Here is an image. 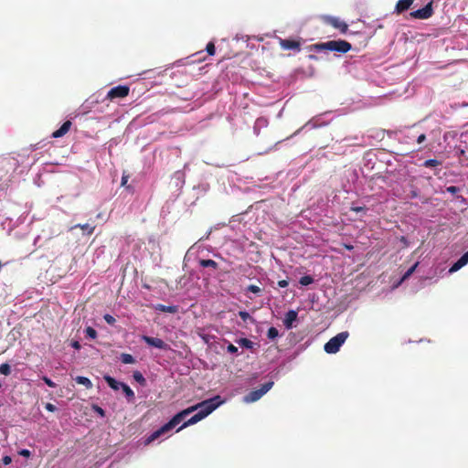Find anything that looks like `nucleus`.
I'll return each mask as SVG.
<instances>
[{"mask_svg": "<svg viewBox=\"0 0 468 468\" xmlns=\"http://www.w3.org/2000/svg\"><path fill=\"white\" fill-rule=\"evenodd\" d=\"M349 334L348 332H341L335 336L332 337L327 343H325L324 349L327 354H335L339 351L341 346L346 342Z\"/></svg>", "mask_w": 468, "mask_h": 468, "instance_id": "20e7f679", "label": "nucleus"}, {"mask_svg": "<svg viewBox=\"0 0 468 468\" xmlns=\"http://www.w3.org/2000/svg\"><path fill=\"white\" fill-rule=\"evenodd\" d=\"M70 346H71L74 349H77V350L80 349V347H81V346H80V342H79V341H77V340L72 341V342H71V344H70Z\"/></svg>", "mask_w": 468, "mask_h": 468, "instance_id": "a18cd8bd", "label": "nucleus"}, {"mask_svg": "<svg viewBox=\"0 0 468 468\" xmlns=\"http://www.w3.org/2000/svg\"><path fill=\"white\" fill-rule=\"evenodd\" d=\"M121 360L123 364H133L135 362L134 357L130 354H122Z\"/></svg>", "mask_w": 468, "mask_h": 468, "instance_id": "b1692460", "label": "nucleus"}, {"mask_svg": "<svg viewBox=\"0 0 468 468\" xmlns=\"http://www.w3.org/2000/svg\"><path fill=\"white\" fill-rule=\"evenodd\" d=\"M19 455L23 456V457H29L31 455V452L29 450L27 449H22L21 451H19Z\"/></svg>", "mask_w": 468, "mask_h": 468, "instance_id": "ea45409f", "label": "nucleus"}, {"mask_svg": "<svg viewBox=\"0 0 468 468\" xmlns=\"http://www.w3.org/2000/svg\"><path fill=\"white\" fill-rule=\"evenodd\" d=\"M346 248L348 250H353V246H352V245H346Z\"/></svg>", "mask_w": 468, "mask_h": 468, "instance_id": "8fccbe9b", "label": "nucleus"}, {"mask_svg": "<svg viewBox=\"0 0 468 468\" xmlns=\"http://www.w3.org/2000/svg\"><path fill=\"white\" fill-rule=\"evenodd\" d=\"M288 284H289V282L286 280H281L278 282V286L281 288H285L288 286Z\"/></svg>", "mask_w": 468, "mask_h": 468, "instance_id": "49530a36", "label": "nucleus"}, {"mask_svg": "<svg viewBox=\"0 0 468 468\" xmlns=\"http://www.w3.org/2000/svg\"><path fill=\"white\" fill-rule=\"evenodd\" d=\"M322 19L324 23L330 25L334 28L339 30L342 34H346L348 30V25L336 16H324Z\"/></svg>", "mask_w": 468, "mask_h": 468, "instance_id": "0eeeda50", "label": "nucleus"}, {"mask_svg": "<svg viewBox=\"0 0 468 468\" xmlns=\"http://www.w3.org/2000/svg\"><path fill=\"white\" fill-rule=\"evenodd\" d=\"M130 88L127 85H118L112 88L107 95L106 100L113 101L115 99H122L129 95Z\"/></svg>", "mask_w": 468, "mask_h": 468, "instance_id": "423d86ee", "label": "nucleus"}, {"mask_svg": "<svg viewBox=\"0 0 468 468\" xmlns=\"http://www.w3.org/2000/svg\"><path fill=\"white\" fill-rule=\"evenodd\" d=\"M76 227L80 228L82 230L87 231L88 234H92L94 231V227L90 226L89 224L77 225Z\"/></svg>", "mask_w": 468, "mask_h": 468, "instance_id": "2f4dec72", "label": "nucleus"}, {"mask_svg": "<svg viewBox=\"0 0 468 468\" xmlns=\"http://www.w3.org/2000/svg\"><path fill=\"white\" fill-rule=\"evenodd\" d=\"M426 140V135L424 133H421L417 138L418 144H422Z\"/></svg>", "mask_w": 468, "mask_h": 468, "instance_id": "de8ad7c7", "label": "nucleus"}, {"mask_svg": "<svg viewBox=\"0 0 468 468\" xmlns=\"http://www.w3.org/2000/svg\"><path fill=\"white\" fill-rule=\"evenodd\" d=\"M468 263V250L450 268L449 272L452 273L459 271Z\"/></svg>", "mask_w": 468, "mask_h": 468, "instance_id": "4468645a", "label": "nucleus"}, {"mask_svg": "<svg viewBox=\"0 0 468 468\" xmlns=\"http://www.w3.org/2000/svg\"><path fill=\"white\" fill-rule=\"evenodd\" d=\"M72 125V122L70 121H66L60 127L59 129L56 130L55 132H53L52 133V137L53 138H59V137H62L64 136L70 129Z\"/></svg>", "mask_w": 468, "mask_h": 468, "instance_id": "2eb2a0df", "label": "nucleus"}, {"mask_svg": "<svg viewBox=\"0 0 468 468\" xmlns=\"http://www.w3.org/2000/svg\"><path fill=\"white\" fill-rule=\"evenodd\" d=\"M135 381H137L140 384L145 383V378H144L143 374L139 371H134L133 375Z\"/></svg>", "mask_w": 468, "mask_h": 468, "instance_id": "c756f323", "label": "nucleus"}, {"mask_svg": "<svg viewBox=\"0 0 468 468\" xmlns=\"http://www.w3.org/2000/svg\"><path fill=\"white\" fill-rule=\"evenodd\" d=\"M418 197V193H417V191H415V190H414V191H412V192H411V197H413V198H414V197Z\"/></svg>", "mask_w": 468, "mask_h": 468, "instance_id": "09e8293b", "label": "nucleus"}, {"mask_svg": "<svg viewBox=\"0 0 468 468\" xmlns=\"http://www.w3.org/2000/svg\"><path fill=\"white\" fill-rule=\"evenodd\" d=\"M45 409L50 412H54L57 410V408L55 405L51 404V403H47L45 405Z\"/></svg>", "mask_w": 468, "mask_h": 468, "instance_id": "a19ab883", "label": "nucleus"}, {"mask_svg": "<svg viewBox=\"0 0 468 468\" xmlns=\"http://www.w3.org/2000/svg\"><path fill=\"white\" fill-rule=\"evenodd\" d=\"M446 191L452 195H455L460 191V189H459V187H457L455 186H450L446 188Z\"/></svg>", "mask_w": 468, "mask_h": 468, "instance_id": "4c0bfd02", "label": "nucleus"}, {"mask_svg": "<svg viewBox=\"0 0 468 468\" xmlns=\"http://www.w3.org/2000/svg\"><path fill=\"white\" fill-rule=\"evenodd\" d=\"M141 339L147 344L150 346H154L155 348L161 349V350H169L170 346L165 343L161 338L157 337H152L148 335H142Z\"/></svg>", "mask_w": 468, "mask_h": 468, "instance_id": "1a4fd4ad", "label": "nucleus"}, {"mask_svg": "<svg viewBox=\"0 0 468 468\" xmlns=\"http://www.w3.org/2000/svg\"><path fill=\"white\" fill-rule=\"evenodd\" d=\"M223 403V400L221 399L220 396H215L211 399L203 400L200 403H197L194 406L188 407L186 410H192L191 413L197 410V412L193 415L190 419H188L186 421H185L176 431H180L183 429L194 425L197 423L198 421L205 419L207 416H208L212 411H214L218 407H219Z\"/></svg>", "mask_w": 468, "mask_h": 468, "instance_id": "f257e3e1", "label": "nucleus"}, {"mask_svg": "<svg viewBox=\"0 0 468 468\" xmlns=\"http://www.w3.org/2000/svg\"><path fill=\"white\" fill-rule=\"evenodd\" d=\"M351 210L354 211V212H361V211H366L367 208L366 207H351Z\"/></svg>", "mask_w": 468, "mask_h": 468, "instance_id": "79ce46f5", "label": "nucleus"}, {"mask_svg": "<svg viewBox=\"0 0 468 468\" xmlns=\"http://www.w3.org/2000/svg\"><path fill=\"white\" fill-rule=\"evenodd\" d=\"M441 165V162L437 159H428L423 163L425 167H436Z\"/></svg>", "mask_w": 468, "mask_h": 468, "instance_id": "4be33fe9", "label": "nucleus"}, {"mask_svg": "<svg viewBox=\"0 0 468 468\" xmlns=\"http://www.w3.org/2000/svg\"><path fill=\"white\" fill-rule=\"evenodd\" d=\"M299 282L303 286H307L314 282V278L310 275H304V276L301 277Z\"/></svg>", "mask_w": 468, "mask_h": 468, "instance_id": "393cba45", "label": "nucleus"}, {"mask_svg": "<svg viewBox=\"0 0 468 468\" xmlns=\"http://www.w3.org/2000/svg\"><path fill=\"white\" fill-rule=\"evenodd\" d=\"M352 48L349 42L346 40H330L324 43H317L312 46V49L316 51L330 50L339 53H346Z\"/></svg>", "mask_w": 468, "mask_h": 468, "instance_id": "7ed1b4c3", "label": "nucleus"}, {"mask_svg": "<svg viewBox=\"0 0 468 468\" xmlns=\"http://www.w3.org/2000/svg\"><path fill=\"white\" fill-rule=\"evenodd\" d=\"M280 46L284 50H300L301 44L299 41L294 39H283L280 38Z\"/></svg>", "mask_w": 468, "mask_h": 468, "instance_id": "9d476101", "label": "nucleus"}, {"mask_svg": "<svg viewBox=\"0 0 468 468\" xmlns=\"http://www.w3.org/2000/svg\"><path fill=\"white\" fill-rule=\"evenodd\" d=\"M42 380L49 387V388H55L56 383L53 382L49 378L44 376L42 377Z\"/></svg>", "mask_w": 468, "mask_h": 468, "instance_id": "e433bc0d", "label": "nucleus"}, {"mask_svg": "<svg viewBox=\"0 0 468 468\" xmlns=\"http://www.w3.org/2000/svg\"><path fill=\"white\" fill-rule=\"evenodd\" d=\"M103 378L106 381V383L109 385V387L114 390H118L119 388H121L122 385L123 384V382H119L115 378H113L112 377H111L109 375H105L103 377Z\"/></svg>", "mask_w": 468, "mask_h": 468, "instance_id": "f3484780", "label": "nucleus"}, {"mask_svg": "<svg viewBox=\"0 0 468 468\" xmlns=\"http://www.w3.org/2000/svg\"><path fill=\"white\" fill-rule=\"evenodd\" d=\"M123 393L125 394L128 401H133L134 399V392L132 390V388L125 383H123L121 387Z\"/></svg>", "mask_w": 468, "mask_h": 468, "instance_id": "6ab92c4d", "label": "nucleus"}, {"mask_svg": "<svg viewBox=\"0 0 468 468\" xmlns=\"http://www.w3.org/2000/svg\"><path fill=\"white\" fill-rule=\"evenodd\" d=\"M236 342L239 346L248 349H252L254 346V343L248 338H239Z\"/></svg>", "mask_w": 468, "mask_h": 468, "instance_id": "412c9836", "label": "nucleus"}, {"mask_svg": "<svg viewBox=\"0 0 468 468\" xmlns=\"http://www.w3.org/2000/svg\"><path fill=\"white\" fill-rule=\"evenodd\" d=\"M297 318H298V314L296 311H294V310L288 311L286 313L284 320H283L284 326L287 329H292V324L297 320Z\"/></svg>", "mask_w": 468, "mask_h": 468, "instance_id": "9b49d317", "label": "nucleus"}, {"mask_svg": "<svg viewBox=\"0 0 468 468\" xmlns=\"http://www.w3.org/2000/svg\"><path fill=\"white\" fill-rule=\"evenodd\" d=\"M419 265V262H416L413 266H411L405 273L404 275L402 276V281L408 279L416 270V268L418 267Z\"/></svg>", "mask_w": 468, "mask_h": 468, "instance_id": "7c9ffc66", "label": "nucleus"}, {"mask_svg": "<svg viewBox=\"0 0 468 468\" xmlns=\"http://www.w3.org/2000/svg\"><path fill=\"white\" fill-rule=\"evenodd\" d=\"M0 374L4 376H9L11 374V367L7 363L0 365Z\"/></svg>", "mask_w": 468, "mask_h": 468, "instance_id": "a878e982", "label": "nucleus"}, {"mask_svg": "<svg viewBox=\"0 0 468 468\" xmlns=\"http://www.w3.org/2000/svg\"><path fill=\"white\" fill-rule=\"evenodd\" d=\"M273 386L272 381H269L261 385V388L251 390L244 397V401L248 403L259 400L264 394H266Z\"/></svg>", "mask_w": 468, "mask_h": 468, "instance_id": "39448f33", "label": "nucleus"}, {"mask_svg": "<svg viewBox=\"0 0 468 468\" xmlns=\"http://www.w3.org/2000/svg\"><path fill=\"white\" fill-rule=\"evenodd\" d=\"M206 50H207L208 55L213 56L215 54V51H216L214 43L213 42H208L207 47H206Z\"/></svg>", "mask_w": 468, "mask_h": 468, "instance_id": "473e14b6", "label": "nucleus"}, {"mask_svg": "<svg viewBox=\"0 0 468 468\" xmlns=\"http://www.w3.org/2000/svg\"><path fill=\"white\" fill-rule=\"evenodd\" d=\"M227 350H228V352H229V353H230V354H236V353H238V348H237L234 345H232V344H229V345L228 346Z\"/></svg>", "mask_w": 468, "mask_h": 468, "instance_id": "58836bf2", "label": "nucleus"}, {"mask_svg": "<svg viewBox=\"0 0 468 468\" xmlns=\"http://www.w3.org/2000/svg\"><path fill=\"white\" fill-rule=\"evenodd\" d=\"M129 177H130V176L124 171L122 173L121 186L126 187V189H128V190L133 191V187L127 184Z\"/></svg>", "mask_w": 468, "mask_h": 468, "instance_id": "5701e85b", "label": "nucleus"}, {"mask_svg": "<svg viewBox=\"0 0 468 468\" xmlns=\"http://www.w3.org/2000/svg\"><path fill=\"white\" fill-rule=\"evenodd\" d=\"M433 2H429L423 8L415 10L413 12L410 13V16L414 19H428L432 16L433 15V7H432Z\"/></svg>", "mask_w": 468, "mask_h": 468, "instance_id": "6e6552de", "label": "nucleus"}, {"mask_svg": "<svg viewBox=\"0 0 468 468\" xmlns=\"http://www.w3.org/2000/svg\"><path fill=\"white\" fill-rule=\"evenodd\" d=\"M279 335V332L277 330V328L271 326L269 328L268 332H267V336L268 338L270 339H274L278 336Z\"/></svg>", "mask_w": 468, "mask_h": 468, "instance_id": "c85d7f7f", "label": "nucleus"}, {"mask_svg": "<svg viewBox=\"0 0 468 468\" xmlns=\"http://www.w3.org/2000/svg\"><path fill=\"white\" fill-rule=\"evenodd\" d=\"M468 263V250L450 268L449 272L452 273L459 271Z\"/></svg>", "mask_w": 468, "mask_h": 468, "instance_id": "ddd939ff", "label": "nucleus"}, {"mask_svg": "<svg viewBox=\"0 0 468 468\" xmlns=\"http://www.w3.org/2000/svg\"><path fill=\"white\" fill-rule=\"evenodd\" d=\"M154 309L163 313L176 314L178 312L177 305H165L162 303H158L154 306Z\"/></svg>", "mask_w": 468, "mask_h": 468, "instance_id": "dca6fc26", "label": "nucleus"}, {"mask_svg": "<svg viewBox=\"0 0 468 468\" xmlns=\"http://www.w3.org/2000/svg\"><path fill=\"white\" fill-rule=\"evenodd\" d=\"M2 461L5 465H8L12 463V458L10 456L6 455V456L3 457Z\"/></svg>", "mask_w": 468, "mask_h": 468, "instance_id": "37998d69", "label": "nucleus"}, {"mask_svg": "<svg viewBox=\"0 0 468 468\" xmlns=\"http://www.w3.org/2000/svg\"><path fill=\"white\" fill-rule=\"evenodd\" d=\"M10 163H11L10 158H4L3 160L0 161V167L4 168L6 164H10Z\"/></svg>", "mask_w": 468, "mask_h": 468, "instance_id": "c03bdc74", "label": "nucleus"}, {"mask_svg": "<svg viewBox=\"0 0 468 468\" xmlns=\"http://www.w3.org/2000/svg\"><path fill=\"white\" fill-rule=\"evenodd\" d=\"M247 290H248L249 292H253V293H259V292H261V289L259 286L254 285V284H250V285H249V286H248V288H247Z\"/></svg>", "mask_w": 468, "mask_h": 468, "instance_id": "f704fd0d", "label": "nucleus"}, {"mask_svg": "<svg viewBox=\"0 0 468 468\" xmlns=\"http://www.w3.org/2000/svg\"><path fill=\"white\" fill-rule=\"evenodd\" d=\"M414 0H399L395 5V13L401 14L410 8Z\"/></svg>", "mask_w": 468, "mask_h": 468, "instance_id": "f8f14e48", "label": "nucleus"}, {"mask_svg": "<svg viewBox=\"0 0 468 468\" xmlns=\"http://www.w3.org/2000/svg\"><path fill=\"white\" fill-rule=\"evenodd\" d=\"M239 316L242 319L243 322H247L248 320L251 322H255V320L250 316V314L246 311H239Z\"/></svg>", "mask_w": 468, "mask_h": 468, "instance_id": "bb28decb", "label": "nucleus"}, {"mask_svg": "<svg viewBox=\"0 0 468 468\" xmlns=\"http://www.w3.org/2000/svg\"><path fill=\"white\" fill-rule=\"evenodd\" d=\"M199 265L203 268H211L213 270H217L218 268V262H216L213 260L207 259H202L199 261Z\"/></svg>", "mask_w": 468, "mask_h": 468, "instance_id": "a211bd4d", "label": "nucleus"}, {"mask_svg": "<svg viewBox=\"0 0 468 468\" xmlns=\"http://www.w3.org/2000/svg\"><path fill=\"white\" fill-rule=\"evenodd\" d=\"M85 334H86V336L92 338V339H95L97 337V331L94 328H92L91 326H88L85 329Z\"/></svg>", "mask_w": 468, "mask_h": 468, "instance_id": "cd10ccee", "label": "nucleus"}, {"mask_svg": "<svg viewBox=\"0 0 468 468\" xmlns=\"http://www.w3.org/2000/svg\"><path fill=\"white\" fill-rule=\"evenodd\" d=\"M75 381L78 384L85 386L87 388H92L91 381L90 380V378H88L86 377L78 376V377H76Z\"/></svg>", "mask_w": 468, "mask_h": 468, "instance_id": "aec40b11", "label": "nucleus"}, {"mask_svg": "<svg viewBox=\"0 0 468 468\" xmlns=\"http://www.w3.org/2000/svg\"><path fill=\"white\" fill-rule=\"evenodd\" d=\"M93 410L98 413L101 417H104L105 416V411L102 408H101L100 406L98 405H93Z\"/></svg>", "mask_w": 468, "mask_h": 468, "instance_id": "c9c22d12", "label": "nucleus"}, {"mask_svg": "<svg viewBox=\"0 0 468 468\" xmlns=\"http://www.w3.org/2000/svg\"><path fill=\"white\" fill-rule=\"evenodd\" d=\"M103 319L111 325H113L116 323V319L109 314H104Z\"/></svg>", "mask_w": 468, "mask_h": 468, "instance_id": "72a5a7b5", "label": "nucleus"}, {"mask_svg": "<svg viewBox=\"0 0 468 468\" xmlns=\"http://www.w3.org/2000/svg\"><path fill=\"white\" fill-rule=\"evenodd\" d=\"M192 410H183L176 413L167 423L163 425L161 428L154 431L146 440L147 443H150L159 438L161 435L170 431L176 425H178L187 415L191 413Z\"/></svg>", "mask_w": 468, "mask_h": 468, "instance_id": "f03ea898", "label": "nucleus"}]
</instances>
